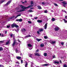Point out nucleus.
<instances>
[{
	"label": "nucleus",
	"mask_w": 67,
	"mask_h": 67,
	"mask_svg": "<svg viewBox=\"0 0 67 67\" xmlns=\"http://www.w3.org/2000/svg\"><path fill=\"white\" fill-rule=\"evenodd\" d=\"M20 7L21 8H22V9H22L21 10H20L18 11V12H22L23 11H25V9H29V8H30L31 7H33V5H30L28 7H25L24 6H23L22 5H20Z\"/></svg>",
	"instance_id": "f257e3e1"
},
{
	"label": "nucleus",
	"mask_w": 67,
	"mask_h": 67,
	"mask_svg": "<svg viewBox=\"0 0 67 67\" xmlns=\"http://www.w3.org/2000/svg\"><path fill=\"white\" fill-rule=\"evenodd\" d=\"M12 27H18L19 26L18 25H16L15 24H13L12 25Z\"/></svg>",
	"instance_id": "f03ea898"
},
{
	"label": "nucleus",
	"mask_w": 67,
	"mask_h": 67,
	"mask_svg": "<svg viewBox=\"0 0 67 67\" xmlns=\"http://www.w3.org/2000/svg\"><path fill=\"white\" fill-rule=\"evenodd\" d=\"M54 62L53 63L54 64H59V62L57 61V60H53Z\"/></svg>",
	"instance_id": "7ed1b4c3"
},
{
	"label": "nucleus",
	"mask_w": 67,
	"mask_h": 67,
	"mask_svg": "<svg viewBox=\"0 0 67 67\" xmlns=\"http://www.w3.org/2000/svg\"><path fill=\"white\" fill-rule=\"evenodd\" d=\"M59 29H60V28H59L58 26H57L55 27V31H58V30H59Z\"/></svg>",
	"instance_id": "20e7f679"
},
{
	"label": "nucleus",
	"mask_w": 67,
	"mask_h": 67,
	"mask_svg": "<svg viewBox=\"0 0 67 67\" xmlns=\"http://www.w3.org/2000/svg\"><path fill=\"white\" fill-rule=\"evenodd\" d=\"M11 2V1H9L5 5H4L5 7H7L8 4H9Z\"/></svg>",
	"instance_id": "39448f33"
},
{
	"label": "nucleus",
	"mask_w": 67,
	"mask_h": 67,
	"mask_svg": "<svg viewBox=\"0 0 67 67\" xmlns=\"http://www.w3.org/2000/svg\"><path fill=\"white\" fill-rule=\"evenodd\" d=\"M62 3H63V4H64V5H63L64 7H66V6L65 5V4H67V3L66 2H62Z\"/></svg>",
	"instance_id": "423d86ee"
},
{
	"label": "nucleus",
	"mask_w": 67,
	"mask_h": 67,
	"mask_svg": "<svg viewBox=\"0 0 67 67\" xmlns=\"http://www.w3.org/2000/svg\"><path fill=\"white\" fill-rule=\"evenodd\" d=\"M35 55L37 56H40V54L37 53H35Z\"/></svg>",
	"instance_id": "0eeeda50"
},
{
	"label": "nucleus",
	"mask_w": 67,
	"mask_h": 67,
	"mask_svg": "<svg viewBox=\"0 0 67 67\" xmlns=\"http://www.w3.org/2000/svg\"><path fill=\"white\" fill-rule=\"evenodd\" d=\"M16 21H19V22H22V19H18L16 20Z\"/></svg>",
	"instance_id": "6e6552de"
},
{
	"label": "nucleus",
	"mask_w": 67,
	"mask_h": 67,
	"mask_svg": "<svg viewBox=\"0 0 67 67\" xmlns=\"http://www.w3.org/2000/svg\"><path fill=\"white\" fill-rule=\"evenodd\" d=\"M49 65L47 64H43L42 66H49Z\"/></svg>",
	"instance_id": "1a4fd4ad"
},
{
	"label": "nucleus",
	"mask_w": 67,
	"mask_h": 67,
	"mask_svg": "<svg viewBox=\"0 0 67 67\" xmlns=\"http://www.w3.org/2000/svg\"><path fill=\"white\" fill-rule=\"evenodd\" d=\"M47 23H46L44 25V29L45 30L46 29H47Z\"/></svg>",
	"instance_id": "9d476101"
},
{
	"label": "nucleus",
	"mask_w": 67,
	"mask_h": 67,
	"mask_svg": "<svg viewBox=\"0 0 67 67\" xmlns=\"http://www.w3.org/2000/svg\"><path fill=\"white\" fill-rule=\"evenodd\" d=\"M10 43V40H9L6 43V45H8L9 43Z\"/></svg>",
	"instance_id": "9b49d317"
},
{
	"label": "nucleus",
	"mask_w": 67,
	"mask_h": 67,
	"mask_svg": "<svg viewBox=\"0 0 67 67\" xmlns=\"http://www.w3.org/2000/svg\"><path fill=\"white\" fill-rule=\"evenodd\" d=\"M28 47H32V45L30 44H28Z\"/></svg>",
	"instance_id": "f8f14e48"
},
{
	"label": "nucleus",
	"mask_w": 67,
	"mask_h": 67,
	"mask_svg": "<svg viewBox=\"0 0 67 67\" xmlns=\"http://www.w3.org/2000/svg\"><path fill=\"white\" fill-rule=\"evenodd\" d=\"M55 43H56V42L55 41H51V44H52L53 45V44H55Z\"/></svg>",
	"instance_id": "ddd939ff"
},
{
	"label": "nucleus",
	"mask_w": 67,
	"mask_h": 67,
	"mask_svg": "<svg viewBox=\"0 0 67 67\" xmlns=\"http://www.w3.org/2000/svg\"><path fill=\"white\" fill-rule=\"evenodd\" d=\"M15 52L16 53H18L20 52V51H18V49H15Z\"/></svg>",
	"instance_id": "4468645a"
},
{
	"label": "nucleus",
	"mask_w": 67,
	"mask_h": 67,
	"mask_svg": "<svg viewBox=\"0 0 67 67\" xmlns=\"http://www.w3.org/2000/svg\"><path fill=\"white\" fill-rule=\"evenodd\" d=\"M37 7H38V9H42V7H41V6L40 5H38Z\"/></svg>",
	"instance_id": "2eb2a0df"
},
{
	"label": "nucleus",
	"mask_w": 67,
	"mask_h": 67,
	"mask_svg": "<svg viewBox=\"0 0 67 67\" xmlns=\"http://www.w3.org/2000/svg\"><path fill=\"white\" fill-rule=\"evenodd\" d=\"M44 45L43 43L41 44H40V47H44Z\"/></svg>",
	"instance_id": "dca6fc26"
},
{
	"label": "nucleus",
	"mask_w": 67,
	"mask_h": 67,
	"mask_svg": "<svg viewBox=\"0 0 67 67\" xmlns=\"http://www.w3.org/2000/svg\"><path fill=\"white\" fill-rule=\"evenodd\" d=\"M37 22H38V23H42V20H38L37 21Z\"/></svg>",
	"instance_id": "f3484780"
},
{
	"label": "nucleus",
	"mask_w": 67,
	"mask_h": 67,
	"mask_svg": "<svg viewBox=\"0 0 67 67\" xmlns=\"http://www.w3.org/2000/svg\"><path fill=\"white\" fill-rule=\"evenodd\" d=\"M39 32H42V31H43L44 29H41L40 30H39Z\"/></svg>",
	"instance_id": "a211bd4d"
},
{
	"label": "nucleus",
	"mask_w": 67,
	"mask_h": 67,
	"mask_svg": "<svg viewBox=\"0 0 67 67\" xmlns=\"http://www.w3.org/2000/svg\"><path fill=\"white\" fill-rule=\"evenodd\" d=\"M43 55H44V56H47V54L46 53H44Z\"/></svg>",
	"instance_id": "6ab92c4d"
},
{
	"label": "nucleus",
	"mask_w": 67,
	"mask_h": 67,
	"mask_svg": "<svg viewBox=\"0 0 67 67\" xmlns=\"http://www.w3.org/2000/svg\"><path fill=\"white\" fill-rule=\"evenodd\" d=\"M21 30L22 31V32H25V31H26V30L24 29H22Z\"/></svg>",
	"instance_id": "aec40b11"
},
{
	"label": "nucleus",
	"mask_w": 67,
	"mask_h": 67,
	"mask_svg": "<svg viewBox=\"0 0 67 67\" xmlns=\"http://www.w3.org/2000/svg\"><path fill=\"white\" fill-rule=\"evenodd\" d=\"M16 58L18 59H20L21 58V57H16Z\"/></svg>",
	"instance_id": "412c9836"
},
{
	"label": "nucleus",
	"mask_w": 67,
	"mask_h": 67,
	"mask_svg": "<svg viewBox=\"0 0 67 67\" xmlns=\"http://www.w3.org/2000/svg\"><path fill=\"white\" fill-rule=\"evenodd\" d=\"M15 41H14V42L12 44L13 46H14L15 45Z\"/></svg>",
	"instance_id": "4be33fe9"
},
{
	"label": "nucleus",
	"mask_w": 67,
	"mask_h": 67,
	"mask_svg": "<svg viewBox=\"0 0 67 67\" xmlns=\"http://www.w3.org/2000/svg\"><path fill=\"white\" fill-rule=\"evenodd\" d=\"M27 12H33V11L31 10H29Z\"/></svg>",
	"instance_id": "5701e85b"
},
{
	"label": "nucleus",
	"mask_w": 67,
	"mask_h": 67,
	"mask_svg": "<svg viewBox=\"0 0 67 67\" xmlns=\"http://www.w3.org/2000/svg\"><path fill=\"white\" fill-rule=\"evenodd\" d=\"M36 40H37V41H38V42H40V41H41V40H42V39H39L37 38L36 39Z\"/></svg>",
	"instance_id": "b1692460"
},
{
	"label": "nucleus",
	"mask_w": 67,
	"mask_h": 67,
	"mask_svg": "<svg viewBox=\"0 0 67 67\" xmlns=\"http://www.w3.org/2000/svg\"><path fill=\"white\" fill-rule=\"evenodd\" d=\"M51 20L53 21H55V19L54 18H52V19Z\"/></svg>",
	"instance_id": "393cba45"
},
{
	"label": "nucleus",
	"mask_w": 67,
	"mask_h": 67,
	"mask_svg": "<svg viewBox=\"0 0 67 67\" xmlns=\"http://www.w3.org/2000/svg\"><path fill=\"white\" fill-rule=\"evenodd\" d=\"M3 51V48L2 47H0V51Z\"/></svg>",
	"instance_id": "a878e982"
},
{
	"label": "nucleus",
	"mask_w": 67,
	"mask_h": 67,
	"mask_svg": "<svg viewBox=\"0 0 67 67\" xmlns=\"http://www.w3.org/2000/svg\"><path fill=\"white\" fill-rule=\"evenodd\" d=\"M32 54H30L29 55V57H31V58H32Z\"/></svg>",
	"instance_id": "bb28decb"
},
{
	"label": "nucleus",
	"mask_w": 67,
	"mask_h": 67,
	"mask_svg": "<svg viewBox=\"0 0 67 67\" xmlns=\"http://www.w3.org/2000/svg\"><path fill=\"white\" fill-rule=\"evenodd\" d=\"M26 37H31V36L30 35H27L26 36Z\"/></svg>",
	"instance_id": "cd10ccee"
},
{
	"label": "nucleus",
	"mask_w": 67,
	"mask_h": 67,
	"mask_svg": "<svg viewBox=\"0 0 67 67\" xmlns=\"http://www.w3.org/2000/svg\"><path fill=\"white\" fill-rule=\"evenodd\" d=\"M48 11H47V10H45L44 11V13H48Z\"/></svg>",
	"instance_id": "c85d7f7f"
},
{
	"label": "nucleus",
	"mask_w": 67,
	"mask_h": 67,
	"mask_svg": "<svg viewBox=\"0 0 67 67\" xmlns=\"http://www.w3.org/2000/svg\"><path fill=\"white\" fill-rule=\"evenodd\" d=\"M21 16V14L18 15H17V16L15 17V18L16 19L18 16Z\"/></svg>",
	"instance_id": "c756f323"
},
{
	"label": "nucleus",
	"mask_w": 67,
	"mask_h": 67,
	"mask_svg": "<svg viewBox=\"0 0 67 67\" xmlns=\"http://www.w3.org/2000/svg\"><path fill=\"white\" fill-rule=\"evenodd\" d=\"M44 38L45 39H47V37L45 36H44Z\"/></svg>",
	"instance_id": "7c9ffc66"
},
{
	"label": "nucleus",
	"mask_w": 67,
	"mask_h": 67,
	"mask_svg": "<svg viewBox=\"0 0 67 67\" xmlns=\"http://www.w3.org/2000/svg\"><path fill=\"white\" fill-rule=\"evenodd\" d=\"M28 23L29 24H31L32 23V22L30 21H28Z\"/></svg>",
	"instance_id": "2f4dec72"
},
{
	"label": "nucleus",
	"mask_w": 67,
	"mask_h": 67,
	"mask_svg": "<svg viewBox=\"0 0 67 67\" xmlns=\"http://www.w3.org/2000/svg\"><path fill=\"white\" fill-rule=\"evenodd\" d=\"M63 20H64V21L65 23H66V22H67V21L66 20V19H63Z\"/></svg>",
	"instance_id": "473e14b6"
},
{
	"label": "nucleus",
	"mask_w": 67,
	"mask_h": 67,
	"mask_svg": "<svg viewBox=\"0 0 67 67\" xmlns=\"http://www.w3.org/2000/svg\"><path fill=\"white\" fill-rule=\"evenodd\" d=\"M7 28H9L10 27V25H8L7 26Z\"/></svg>",
	"instance_id": "72a5a7b5"
},
{
	"label": "nucleus",
	"mask_w": 67,
	"mask_h": 67,
	"mask_svg": "<svg viewBox=\"0 0 67 67\" xmlns=\"http://www.w3.org/2000/svg\"><path fill=\"white\" fill-rule=\"evenodd\" d=\"M53 58H56V56L55 55H53Z\"/></svg>",
	"instance_id": "f704fd0d"
},
{
	"label": "nucleus",
	"mask_w": 67,
	"mask_h": 67,
	"mask_svg": "<svg viewBox=\"0 0 67 67\" xmlns=\"http://www.w3.org/2000/svg\"><path fill=\"white\" fill-rule=\"evenodd\" d=\"M3 2H4V1H1L0 2V4H1V3H3Z\"/></svg>",
	"instance_id": "c9c22d12"
},
{
	"label": "nucleus",
	"mask_w": 67,
	"mask_h": 67,
	"mask_svg": "<svg viewBox=\"0 0 67 67\" xmlns=\"http://www.w3.org/2000/svg\"><path fill=\"white\" fill-rule=\"evenodd\" d=\"M64 67H67V65L66 64H65L64 65Z\"/></svg>",
	"instance_id": "e433bc0d"
},
{
	"label": "nucleus",
	"mask_w": 67,
	"mask_h": 67,
	"mask_svg": "<svg viewBox=\"0 0 67 67\" xmlns=\"http://www.w3.org/2000/svg\"><path fill=\"white\" fill-rule=\"evenodd\" d=\"M54 4L55 5V6H58V5H57V4L54 3Z\"/></svg>",
	"instance_id": "4c0bfd02"
},
{
	"label": "nucleus",
	"mask_w": 67,
	"mask_h": 67,
	"mask_svg": "<svg viewBox=\"0 0 67 67\" xmlns=\"http://www.w3.org/2000/svg\"><path fill=\"white\" fill-rule=\"evenodd\" d=\"M31 4H33V1H31Z\"/></svg>",
	"instance_id": "58836bf2"
},
{
	"label": "nucleus",
	"mask_w": 67,
	"mask_h": 67,
	"mask_svg": "<svg viewBox=\"0 0 67 67\" xmlns=\"http://www.w3.org/2000/svg\"><path fill=\"white\" fill-rule=\"evenodd\" d=\"M0 67H4V66L2 65H0Z\"/></svg>",
	"instance_id": "ea45409f"
},
{
	"label": "nucleus",
	"mask_w": 67,
	"mask_h": 67,
	"mask_svg": "<svg viewBox=\"0 0 67 67\" xmlns=\"http://www.w3.org/2000/svg\"><path fill=\"white\" fill-rule=\"evenodd\" d=\"M37 34H40V32H39V31H37Z\"/></svg>",
	"instance_id": "a19ab883"
},
{
	"label": "nucleus",
	"mask_w": 67,
	"mask_h": 67,
	"mask_svg": "<svg viewBox=\"0 0 67 67\" xmlns=\"http://www.w3.org/2000/svg\"><path fill=\"white\" fill-rule=\"evenodd\" d=\"M13 36V34H12L10 35V37H12V36Z\"/></svg>",
	"instance_id": "79ce46f5"
},
{
	"label": "nucleus",
	"mask_w": 67,
	"mask_h": 67,
	"mask_svg": "<svg viewBox=\"0 0 67 67\" xmlns=\"http://www.w3.org/2000/svg\"><path fill=\"white\" fill-rule=\"evenodd\" d=\"M61 44L62 45H64V42H62Z\"/></svg>",
	"instance_id": "37998d69"
},
{
	"label": "nucleus",
	"mask_w": 67,
	"mask_h": 67,
	"mask_svg": "<svg viewBox=\"0 0 67 67\" xmlns=\"http://www.w3.org/2000/svg\"><path fill=\"white\" fill-rule=\"evenodd\" d=\"M39 51V50L38 49H37L36 51V52H38Z\"/></svg>",
	"instance_id": "c03bdc74"
},
{
	"label": "nucleus",
	"mask_w": 67,
	"mask_h": 67,
	"mask_svg": "<svg viewBox=\"0 0 67 67\" xmlns=\"http://www.w3.org/2000/svg\"><path fill=\"white\" fill-rule=\"evenodd\" d=\"M54 36H57V34H54Z\"/></svg>",
	"instance_id": "a18cd8bd"
},
{
	"label": "nucleus",
	"mask_w": 67,
	"mask_h": 67,
	"mask_svg": "<svg viewBox=\"0 0 67 67\" xmlns=\"http://www.w3.org/2000/svg\"><path fill=\"white\" fill-rule=\"evenodd\" d=\"M38 18L37 17H35V18H34V19H37Z\"/></svg>",
	"instance_id": "49530a36"
},
{
	"label": "nucleus",
	"mask_w": 67,
	"mask_h": 67,
	"mask_svg": "<svg viewBox=\"0 0 67 67\" xmlns=\"http://www.w3.org/2000/svg\"><path fill=\"white\" fill-rule=\"evenodd\" d=\"M21 64H22V63H23V60H21Z\"/></svg>",
	"instance_id": "de8ad7c7"
},
{
	"label": "nucleus",
	"mask_w": 67,
	"mask_h": 67,
	"mask_svg": "<svg viewBox=\"0 0 67 67\" xmlns=\"http://www.w3.org/2000/svg\"><path fill=\"white\" fill-rule=\"evenodd\" d=\"M18 42L19 43H21V41H20L19 40H18Z\"/></svg>",
	"instance_id": "09e8293b"
},
{
	"label": "nucleus",
	"mask_w": 67,
	"mask_h": 67,
	"mask_svg": "<svg viewBox=\"0 0 67 67\" xmlns=\"http://www.w3.org/2000/svg\"><path fill=\"white\" fill-rule=\"evenodd\" d=\"M13 39H14V38H15V37H14V35H13Z\"/></svg>",
	"instance_id": "8fccbe9b"
},
{
	"label": "nucleus",
	"mask_w": 67,
	"mask_h": 67,
	"mask_svg": "<svg viewBox=\"0 0 67 67\" xmlns=\"http://www.w3.org/2000/svg\"><path fill=\"white\" fill-rule=\"evenodd\" d=\"M31 67H32V65L33 64V63L31 62Z\"/></svg>",
	"instance_id": "3c124183"
},
{
	"label": "nucleus",
	"mask_w": 67,
	"mask_h": 67,
	"mask_svg": "<svg viewBox=\"0 0 67 67\" xmlns=\"http://www.w3.org/2000/svg\"><path fill=\"white\" fill-rule=\"evenodd\" d=\"M65 18L67 20V16H65Z\"/></svg>",
	"instance_id": "603ef678"
},
{
	"label": "nucleus",
	"mask_w": 67,
	"mask_h": 67,
	"mask_svg": "<svg viewBox=\"0 0 67 67\" xmlns=\"http://www.w3.org/2000/svg\"><path fill=\"white\" fill-rule=\"evenodd\" d=\"M30 41H27V43H30Z\"/></svg>",
	"instance_id": "864d4df0"
},
{
	"label": "nucleus",
	"mask_w": 67,
	"mask_h": 67,
	"mask_svg": "<svg viewBox=\"0 0 67 67\" xmlns=\"http://www.w3.org/2000/svg\"><path fill=\"white\" fill-rule=\"evenodd\" d=\"M30 50H31V49H32V48H29Z\"/></svg>",
	"instance_id": "5fc2aeb1"
},
{
	"label": "nucleus",
	"mask_w": 67,
	"mask_h": 67,
	"mask_svg": "<svg viewBox=\"0 0 67 67\" xmlns=\"http://www.w3.org/2000/svg\"><path fill=\"white\" fill-rule=\"evenodd\" d=\"M30 16H31V17H32V15L31 14L30 15Z\"/></svg>",
	"instance_id": "6e6d98bb"
},
{
	"label": "nucleus",
	"mask_w": 67,
	"mask_h": 67,
	"mask_svg": "<svg viewBox=\"0 0 67 67\" xmlns=\"http://www.w3.org/2000/svg\"><path fill=\"white\" fill-rule=\"evenodd\" d=\"M42 4H44V3L43 2H42Z\"/></svg>",
	"instance_id": "4d7b16f0"
},
{
	"label": "nucleus",
	"mask_w": 67,
	"mask_h": 67,
	"mask_svg": "<svg viewBox=\"0 0 67 67\" xmlns=\"http://www.w3.org/2000/svg\"><path fill=\"white\" fill-rule=\"evenodd\" d=\"M24 35H26V33H24Z\"/></svg>",
	"instance_id": "13d9d810"
},
{
	"label": "nucleus",
	"mask_w": 67,
	"mask_h": 67,
	"mask_svg": "<svg viewBox=\"0 0 67 67\" xmlns=\"http://www.w3.org/2000/svg\"><path fill=\"white\" fill-rule=\"evenodd\" d=\"M16 64H18V63H19V62H16Z\"/></svg>",
	"instance_id": "bf43d9fd"
},
{
	"label": "nucleus",
	"mask_w": 67,
	"mask_h": 67,
	"mask_svg": "<svg viewBox=\"0 0 67 67\" xmlns=\"http://www.w3.org/2000/svg\"><path fill=\"white\" fill-rule=\"evenodd\" d=\"M51 12H53V10H51Z\"/></svg>",
	"instance_id": "052dcab7"
},
{
	"label": "nucleus",
	"mask_w": 67,
	"mask_h": 67,
	"mask_svg": "<svg viewBox=\"0 0 67 67\" xmlns=\"http://www.w3.org/2000/svg\"><path fill=\"white\" fill-rule=\"evenodd\" d=\"M7 31H5V34H7Z\"/></svg>",
	"instance_id": "680f3d73"
},
{
	"label": "nucleus",
	"mask_w": 67,
	"mask_h": 67,
	"mask_svg": "<svg viewBox=\"0 0 67 67\" xmlns=\"http://www.w3.org/2000/svg\"><path fill=\"white\" fill-rule=\"evenodd\" d=\"M34 9L33 8H30V9Z\"/></svg>",
	"instance_id": "e2e57ef3"
},
{
	"label": "nucleus",
	"mask_w": 67,
	"mask_h": 67,
	"mask_svg": "<svg viewBox=\"0 0 67 67\" xmlns=\"http://www.w3.org/2000/svg\"><path fill=\"white\" fill-rule=\"evenodd\" d=\"M13 17H12L10 18V19H13Z\"/></svg>",
	"instance_id": "0e129e2a"
},
{
	"label": "nucleus",
	"mask_w": 67,
	"mask_h": 67,
	"mask_svg": "<svg viewBox=\"0 0 67 67\" xmlns=\"http://www.w3.org/2000/svg\"><path fill=\"white\" fill-rule=\"evenodd\" d=\"M60 63H62V61H61V60H60Z\"/></svg>",
	"instance_id": "69168bd1"
},
{
	"label": "nucleus",
	"mask_w": 67,
	"mask_h": 67,
	"mask_svg": "<svg viewBox=\"0 0 67 67\" xmlns=\"http://www.w3.org/2000/svg\"><path fill=\"white\" fill-rule=\"evenodd\" d=\"M64 12L65 13H67V12H66V11H65Z\"/></svg>",
	"instance_id": "338daca9"
},
{
	"label": "nucleus",
	"mask_w": 67,
	"mask_h": 67,
	"mask_svg": "<svg viewBox=\"0 0 67 67\" xmlns=\"http://www.w3.org/2000/svg\"><path fill=\"white\" fill-rule=\"evenodd\" d=\"M37 67H39V66H37Z\"/></svg>",
	"instance_id": "774afa93"
}]
</instances>
